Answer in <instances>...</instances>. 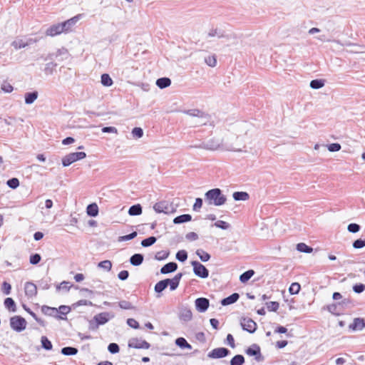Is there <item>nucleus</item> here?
I'll return each mask as SVG.
<instances>
[{"instance_id": "nucleus-26", "label": "nucleus", "mask_w": 365, "mask_h": 365, "mask_svg": "<svg viewBox=\"0 0 365 365\" xmlns=\"http://www.w3.org/2000/svg\"><path fill=\"white\" fill-rule=\"evenodd\" d=\"M171 80L167 77L160 78L156 81V85L158 88L163 89L170 86Z\"/></svg>"}, {"instance_id": "nucleus-40", "label": "nucleus", "mask_w": 365, "mask_h": 365, "mask_svg": "<svg viewBox=\"0 0 365 365\" xmlns=\"http://www.w3.org/2000/svg\"><path fill=\"white\" fill-rule=\"evenodd\" d=\"M101 81L104 86L107 87L110 86L113 84V80L108 73H103L101 75Z\"/></svg>"}, {"instance_id": "nucleus-2", "label": "nucleus", "mask_w": 365, "mask_h": 365, "mask_svg": "<svg viewBox=\"0 0 365 365\" xmlns=\"http://www.w3.org/2000/svg\"><path fill=\"white\" fill-rule=\"evenodd\" d=\"M26 319L21 316H14L10 318V327L17 332L24 331L26 327Z\"/></svg>"}, {"instance_id": "nucleus-31", "label": "nucleus", "mask_w": 365, "mask_h": 365, "mask_svg": "<svg viewBox=\"0 0 365 365\" xmlns=\"http://www.w3.org/2000/svg\"><path fill=\"white\" fill-rule=\"evenodd\" d=\"M175 344L181 349H192V346L183 337L177 338L175 340Z\"/></svg>"}, {"instance_id": "nucleus-10", "label": "nucleus", "mask_w": 365, "mask_h": 365, "mask_svg": "<svg viewBox=\"0 0 365 365\" xmlns=\"http://www.w3.org/2000/svg\"><path fill=\"white\" fill-rule=\"evenodd\" d=\"M221 144L222 140L220 139L212 138L206 142H203L200 147L206 150H215L219 148Z\"/></svg>"}, {"instance_id": "nucleus-52", "label": "nucleus", "mask_w": 365, "mask_h": 365, "mask_svg": "<svg viewBox=\"0 0 365 365\" xmlns=\"http://www.w3.org/2000/svg\"><path fill=\"white\" fill-rule=\"evenodd\" d=\"M6 184L10 188L16 189L19 186V180L16 178H13L8 180Z\"/></svg>"}, {"instance_id": "nucleus-20", "label": "nucleus", "mask_w": 365, "mask_h": 365, "mask_svg": "<svg viewBox=\"0 0 365 365\" xmlns=\"http://www.w3.org/2000/svg\"><path fill=\"white\" fill-rule=\"evenodd\" d=\"M178 269L176 262H170L163 265L160 269V273L163 274L175 272Z\"/></svg>"}, {"instance_id": "nucleus-6", "label": "nucleus", "mask_w": 365, "mask_h": 365, "mask_svg": "<svg viewBox=\"0 0 365 365\" xmlns=\"http://www.w3.org/2000/svg\"><path fill=\"white\" fill-rule=\"evenodd\" d=\"M230 354V351L225 347H219L212 349L207 354L210 359H222Z\"/></svg>"}, {"instance_id": "nucleus-24", "label": "nucleus", "mask_w": 365, "mask_h": 365, "mask_svg": "<svg viewBox=\"0 0 365 365\" xmlns=\"http://www.w3.org/2000/svg\"><path fill=\"white\" fill-rule=\"evenodd\" d=\"M5 307L11 312H16L17 310L16 304L11 297H7L4 302Z\"/></svg>"}, {"instance_id": "nucleus-39", "label": "nucleus", "mask_w": 365, "mask_h": 365, "mask_svg": "<svg viewBox=\"0 0 365 365\" xmlns=\"http://www.w3.org/2000/svg\"><path fill=\"white\" fill-rule=\"evenodd\" d=\"M297 250L300 252L304 253H311L313 250L312 247L303 242H300L297 245Z\"/></svg>"}, {"instance_id": "nucleus-47", "label": "nucleus", "mask_w": 365, "mask_h": 365, "mask_svg": "<svg viewBox=\"0 0 365 365\" xmlns=\"http://www.w3.org/2000/svg\"><path fill=\"white\" fill-rule=\"evenodd\" d=\"M175 257L178 261L183 262L187 259V252L184 250H179L176 253Z\"/></svg>"}, {"instance_id": "nucleus-9", "label": "nucleus", "mask_w": 365, "mask_h": 365, "mask_svg": "<svg viewBox=\"0 0 365 365\" xmlns=\"http://www.w3.org/2000/svg\"><path fill=\"white\" fill-rule=\"evenodd\" d=\"M245 353L251 356H255V360L257 361H261L263 360V357L261 354V349L259 346L256 344H253L252 346L248 347L245 350Z\"/></svg>"}, {"instance_id": "nucleus-53", "label": "nucleus", "mask_w": 365, "mask_h": 365, "mask_svg": "<svg viewBox=\"0 0 365 365\" xmlns=\"http://www.w3.org/2000/svg\"><path fill=\"white\" fill-rule=\"evenodd\" d=\"M266 306L269 312H277L279 304L277 302H269L266 303Z\"/></svg>"}, {"instance_id": "nucleus-55", "label": "nucleus", "mask_w": 365, "mask_h": 365, "mask_svg": "<svg viewBox=\"0 0 365 365\" xmlns=\"http://www.w3.org/2000/svg\"><path fill=\"white\" fill-rule=\"evenodd\" d=\"M209 37H214L217 36L218 38H224L225 36L223 33L220 32L217 29H212L207 34Z\"/></svg>"}, {"instance_id": "nucleus-22", "label": "nucleus", "mask_w": 365, "mask_h": 365, "mask_svg": "<svg viewBox=\"0 0 365 365\" xmlns=\"http://www.w3.org/2000/svg\"><path fill=\"white\" fill-rule=\"evenodd\" d=\"M240 298V294L238 293H233L231 295L222 299L221 300V304L222 306H227L232 304L235 303Z\"/></svg>"}, {"instance_id": "nucleus-44", "label": "nucleus", "mask_w": 365, "mask_h": 365, "mask_svg": "<svg viewBox=\"0 0 365 365\" xmlns=\"http://www.w3.org/2000/svg\"><path fill=\"white\" fill-rule=\"evenodd\" d=\"M157 239L155 237L151 236L145 238L141 241V245L144 247H148L155 243Z\"/></svg>"}, {"instance_id": "nucleus-27", "label": "nucleus", "mask_w": 365, "mask_h": 365, "mask_svg": "<svg viewBox=\"0 0 365 365\" xmlns=\"http://www.w3.org/2000/svg\"><path fill=\"white\" fill-rule=\"evenodd\" d=\"M86 212L88 216L96 217L98 214V207L96 203H91L86 207Z\"/></svg>"}, {"instance_id": "nucleus-13", "label": "nucleus", "mask_w": 365, "mask_h": 365, "mask_svg": "<svg viewBox=\"0 0 365 365\" xmlns=\"http://www.w3.org/2000/svg\"><path fill=\"white\" fill-rule=\"evenodd\" d=\"M195 308L199 312H205L210 306V301L205 297H199L195 301Z\"/></svg>"}, {"instance_id": "nucleus-8", "label": "nucleus", "mask_w": 365, "mask_h": 365, "mask_svg": "<svg viewBox=\"0 0 365 365\" xmlns=\"http://www.w3.org/2000/svg\"><path fill=\"white\" fill-rule=\"evenodd\" d=\"M128 346L134 349H148L150 347V344L141 339L132 338L128 341Z\"/></svg>"}, {"instance_id": "nucleus-45", "label": "nucleus", "mask_w": 365, "mask_h": 365, "mask_svg": "<svg viewBox=\"0 0 365 365\" xmlns=\"http://www.w3.org/2000/svg\"><path fill=\"white\" fill-rule=\"evenodd\" d=\"M38 287L41 289H48L51 287V279L46 278V279H41L38 281Z\"/></svg>"}, {"instance_id": "nucleus-4", "label": "nucleus", "mask_w": 365, "mask_h": 365, "mask_svg": "<svg viewBox=\"0 0 365 365\" xmlns=\"http://www.w3.org/2000/svg\"><path fill=\"white\" fill-rule=\"evenodd\" d=\"M153 209L158 213L165 214L173 213L175 211L173 205L167 200H162L156 202L153 205Z\"/></svg>"}, {"instance_id": "nucleus-17", "label": "nucleus", "mask_w": 365, "mask_h": 365, "mask_svg": "<svg viewBox=\"0 0 365 365\" xmlns=\"http://www.w3.org/2000/svg\"><path fill=\"white\" fill-rule=\"evenodd\" d=\"M65 32L61 26V23L51 26L46 31L47 36H54Z\"/></svg>"}, {"instance_id": "nucleus-51", "label": "nucleus", "mask_w": 365, "mask_h": 365, "mask_svg": "<svg viewBox=\"0 0 365 365\" xmlns=\"http://www.w3.org/2000/svg\"><path fill=\"white\" fill-rule=\"evenodd\" d=\"M138 233L136 231H134L128 235L120 236L118 237V242H124V241H128L130 240L134 239L137 236Z\"/></svg>"}, {"instance_id": "nucleus-63", "label": "nucleus", "mask_w": 365, "mask_h": 365, "mask_svg": "<svg viewBox=\"0 0 365 365\" xmlns=\"http://www.w3.org/2000/svg\"><path fill=\"white\" fill-rule=\"evenodd\" d=\"M365 290V285L361 283L356 284L353 286V291L356 294L362 293Z\"/></svg>"}, {"instance_id": "nucleus-21", "label": "nucleus", "mask_w": 365, "mask_h": 365, "mask_svg": "<svg viewBox=\"0 0 365 365\" xmlns=\"http://www.w3.org/2000/svg\"><path fill=\"white\" fill-rule=\"evenodd\" d=\"M80 16H76L66 21L61 23V26L65 32L71 30V27L74 26L76 22L79 20Z\"/></svg>"}, {"instance_id": "nucleus-42", "label": "nucleus", "mask_w": 365, "mask_h": 365, "mask_svg": "<svg viewBox=\"0 0 365 365\" xmlns=\"http://www.w3.org/2000/svg\"><path fill=\"white\" fill-rule=\"evenodd\" d=\"M68 54V50L65 48H61L57 50L55 53H50L46 59H53V57L57 58L59 56H65Z\"/></svg>"}, {"instance_id": "nucleus-15", "label": "nucleus", "mask_w": 365, "mask_h": 365, "mask_svg": "<svg viewBox=\"0 0 365 365\" xmlns=\"http://www.w3.org/2000/svg\"><path fill=\"white\" fill-rule=\"evenodd\" d=\"M349 328L352 331H361L365 328V320L363 318H354Z\"/></svg>"}, {"instance_id": "nucleus-58", "label": "nucleus", "mask_w": 365, "mask_h": 365, "mask_svg": "<svg viewBox=\"0 0 365 365\" xmlns=\"http://www.w3.org/2000/svg\"><path fill=\"white\" fill-rule=\"evenodd\" d=\"M108 350L111 354H117L120 351V347L116 343H110L108 346Z\"/></svg>"}, {"instance_id": "nucleus-62", "label": "nucleus", "mask_w": 365, "mask_h": 365, "mask_svg": "<svg viewBox=\"0 0 365 365\" xmlns=\"http://www.w3.org/2000/svg\"><path fill=\"white\" fill-rule=\"evenodd\" d=\"M168 255H169L168 252L160 251L156 253L155 258L157 260L160 261V260H163V259H165L166 258H168Z\"/></svg>"}, {"instance_id": "nucleus-28", "label": "nucleus", "mask_w": 365, "mask_h": 365, "mask_svg": "<svg viewBox=\"0 0 365 365\" xmlns=\"http://www.w3.org/2000/svg\"><path fill=\"white\" fill-rule=\"evenodd\" d=\"M38 93L37 91L29 92L25 93V103L26 104L33 103L38 98Z\"/></svg>"}, {"instance_id": "nucleus-54", "label": "nucleus", "mask_w": 365, "mask_h": 365, "mask_svg": "<svg viewBox=\"0 0 365 365\" xmlns=\"http://www.w3.org/2000/svg\"><path fill=\"white\" fill-rule=\"evenodd\" d=\"M118 306L123 309H133L134 307L132 304L126 300H122L118 302Z\"/></svg>"}, {"instance_id": "nucleus-48", "label": "nucleus", "mask_w": 365, "mask_h": 365, "mask_svg": "<svg viewBox=\"0 0 365 365\" xmlns=\"http://www.w3.org/2000/svg\"><path fill=\"white\" fill-rule=\"evenodd\" d=\"M206 64L210 67H215L217 64V58L215 55L208 56L205 58Z\"/></svg>"}, {"instance_id": "nucleus-32", "label": "nucleus", "mask_w": 365, "mask_h": 365, "mask_svg": "<svg viewBox=\"0 0 365 365\" xmlns=\"http://www.w3.org/2000/svg\"><path fill=\"white\" fill-rule=\"evenodd\" d=\"M168 282L165 279H163L159 281L155 284L154 290L157 293H161L163 290H165L168 287Z\"/></svg>"}, {"instance_id": "nucleus-60", "label": "nucleus", "mask_w": 365, "mask_h": 365, "mask_svg": "<svg viewBox=\"0 0 365 365\" xmlns=\"http://www.w3.org/2000/svg\"><path fill=\"white\" fill-rule=\"evenodd\" d=\"M132 135L134 138H140L143 135V130L141 128L135 127L132 130Z\"/></svg>"}, {"instance_id": "nucleus-36", "label": "nucleus", "mask_w": 365, "mask_h": 365, "mask_svg": "<svg viewBox=\"0 0 365 365\" xmlns=\"http://www.w3.org/2000/svg\"><path fill=\"white\" fill-rule=\"evenodd\" d=\"M327 309L330 313L335 315H339L341 312L338 302L328 305Z\"/></svg>"}, {"instance_id": "nucleus-34", "label": "nucleus", "mask_w": 365, "mask_h": 365, "mask_svg": "<svg viewBox=\"0 0 365 365\" xmlns=\"http://www.w3.org/2000/svg\"><path fill=\"white\" fill-rule=\"evenodd\" d=\"M196 255L199 257L200 260L203 262H206L210 260L211 256L209 253L202 249H198L196 251Z\"/></svg>"}, {"instance_id": "nucleus-23", "label": "nucleus", "mask_w": 365, "mask_h": 365, "mask_svg": "<svg viewBox=\"0 0 365 365\" xmlns=\"http://www.w3.org/2000/svg\"><path fill=\"white\" fill-rule=\"evenodd\" d=\"M144 260V256L142 254L136 253L132 255L130 258V263L133 266L140 265Z\"/></svg>"}, {"instance_id": "nucleus-14", "label": "nucleus", "mask_w": 365, "mask_h": 365, "mask_svg": "<svg viewBox=\"0 0 365 365\" xmlns=\"http://www.w3.org/2000/svg\"><path fill=\"white\" fill-rule=\"evenodd\" d=\"M24 292L28 298H33L37 294V287L34 283L27 282L24 285Z\"/></svg>"}, {"instance_id": "nucleus-61", "label": "nucleus", "mask_w": 365, "mask_h": 365, "mask_svg": "<svg viewBox=\"0 0 365 365\" xmlns=\"http://www.w3.org/2000/svg\"><path fill=\"white\" fill-rule=\"evenodd\" d=\"M353 247L355 249H361L365 247V239H357L356 240L353 244Z\"/></svg>"}, {"instance_id": "nucleus-64", "label": "nucleus", "mask_w": 365, "mask_h": 365, "mask_svg": "<svg viewBox=\"0 0 365 365\" xmlns=\"http://www.w3.org/2000/svg\"><path fill=\"white\" fill-rule=\"evenodd\" d=\"M327 148L330 152H336V151L340 150L341 146L338 143H331V144L328 145Z\"/></svg>"}, {"instance_id": "nucleus-16", "label": "nucleus", "mask_w": 365, "mask_h": 365, "mask_svg": "<svg viewBox=\"0 0 365 365\" xmlns=\"http://www.w3.org/2000/svg\"><path fill=\"white\" fill-rule=\"evenodd\" d=\"M179 318L181 321L187 322L192 319V312L190 308L182 307L180 310Z\"/></svg>"}, {"instance_id": "nucleus-7", "label": "nucleus", "mask_w": 365, "mask_h": 365, "mask_svg": "<svg viewBox=\"0 0 365 365\" xmlns=\"http://www.w3.org/2000/svg\"><path fill=\"white\" fill-rule=\"evenodd\" d=\"M240 325L243 330L250 334L255 332L257 328V325L255 321H253L252 319L246 317H242L241 319Z\"/></svg>"}, {"instance_id": "nucleus-43", "label": "nucleus", "mask_w": 365, "mask_h": 365, "mask_svg": "<svg viewBox=\"0 0 365 365\" xmlns=\"http://www.w3.org/2000/svg\"><path fill=\"white\" fill-rule=\"evenodd\" d=\"M56 66L57 63L53 62H49L46 63L44 68L45 73L47 75H51L56 70Z\"/></svg>"}, {"instance_id": "nucleus-1", "label": "nucleus", "mask_w": 365, "mask_h": 365, "mask_svg": "<svg viewBox=\"0 0 365 365\" xmlns=\"http://www.w3.org/2000/svg\"><path fill=\"white\" fill-rule=\"evenodd\" d=\"M227 197L220 188H213L205 194V202L208 205L221 206L226 202Z\"/></svg>"}, {"instance_id": "nucleus-5", "label": "nucleus", "mask_w": 365, "mask_h": 365, "mask_svg": "<svg viewBox=\"0 0 365 365\" xmlns=\"http://www.w3.org/2000/svg\"><path fill=\"white\" fill-rule=\"evenodd\" d=\"M191 265L193 267L194 274L202 279H205L209 276V270L198 261H192Z\"/></svg>"}, {"instance_id": "nucleus-30", "label": "nucleus", "mask_w": 365, "mask_h": 365, "mask_svg": "<svg viewBox=\"0 0 365 365\" xmlns=\"http://www.w3.org/2000/svg\"><path fill=\"white\" fill-rule=\"evenodd\" d=\"M232 197L235 200L240 201V200H247L249 199L250 195L247 192H242V191H237L235 192L232 195Z\"/></svg>"}, {"instance_id": "nucleus-37", "label": "nucleus", "mask_w": 365, "mask_h": 365, "mask_svg": "<svg viewBox=\"0 0 365 365\" xmlns=\"http://www.w3.org/2000/svg\"><path fill=\"white\" fill-rule=\"evenodd\" d=\"M41 343L42 348L45 350L50 351L53 348L51 341L46 336H41Z\"/></svg>"}, {"instance_id": "nucleus-12", "label": "nucleus", "mask_w": 365, "mask_h": 365, "mask_svg": "<svg viewBox=\"0 0 365 365\" xmlns=\"http://www.w3.org/2000/svg\"><path fill=\"white\" fill-rule=\"evenodd\" d=\"M185 113L193 117H198L201 119H205L204 121H201L200 123L205 125L208 121V115L199 109H190L184 111Z\"/></svg>"}, {"instance_id": "nucleus-38", "label": "nucleus", "mask_w": 365, "mask_h": 365, "mask_svg": "<svg viewBox=\"0 0 365 365\" xmlns=\"http://www.w3.org/2000/svg\"><path fill=\"white\" fill-rule=\"evenodd\" d=\"M230 365H242L245 363V357L241 354L234 356L230 360Z\"/></svg>"}, {"instance_id": "nucleus-29", "label": "nucleus", "mask_w": 365, "mask_h": 365, "mask_svg": "<svg viewBox=\"0 0 365 365\" xmlns=\"http://www.w3.org/2000/svg\"><path fill=\"white\" fill-rule=\"evenodd\" d=\"M142 206L140 204H136L130 207L128 214L131 216H138L142 213Z\"/></svg>"}, {"instance_id": "nucleus-57", "label": "nucleus", "mask_w": 365, "mask_h": 365, "mask_svg": "<svg viewBox=\"0 0 365 365\" xmlns=\"http://www.w3.org/2000/svg\"><path fill=\"white\" fill-rule=\"evenodd\" d=\"M41 259V257L39 254L36 253L30 256L29 262L31 264H37Z\"/></svg>"}, {"instance_id": "nucleus-49", "label": "nucleus", "mask_w": 365, "mask_h": 365, "mask_svg": "<svg viewBox=\"0 0 365 365\" xmlns=\"http://www.w3.org/2000/svg\"><path fill=\"white\" fill-rule=\"evenodd\" d=\"M12 46H14L16 49H20L22 48H25L29 45L28 43L24 42L22 39H17L12 42Z\"/></svg>"}, {"instance_id": "nucleus-56", "label": "nucleus", "mask_w": 365, "mask_h": 365, "mask_svg": "<svg viewBox=\"0 0 365 365\" xmlns=\"http://www.w3.org/2000/svg\"><path fill=\"white\" fill-rule=\"evenodd\" d=\"M360 229L361 226L356 223H350L347 227L348 231L351 233H356Z\"/></svg>"}, {"instance_id": "nucleus-46", "label": "nucleus", "mask_w": 365, "mask_h": 365, "mask_svg": "<svg viewBox=\"0 0 365 365\" xmlns=\"http://www.w3.org/2000/svg\"><path fill=\"white\" fill-rule=\"evenodd\" d=\"M98 266L107 272H109L111 270L112 268V263L110 260H103L98 263Z\"/></svg>"}, {"instance_id": "nucleus-25", "label": "nucleus", "mask_w": 365, "mask_h": 365, "mask_svg": "<svg viewBox=\"0 0 365 365\" xmlns=\"http://www.w3.org/2000/svg\"><path fill=\"white\" fill-rule=\"evenodd\" d=\"M192 220V216L189 214H183L179 216H177L173 220L174 224H182L184 222H190Z\"/></svg>"}, {"instance_id": "nucleus-19", "label": "nucleus", "mask_w": 365, "mask_h": 365, "mask_svg": "<svg viewBox=\"0 0 365 365\" xmlns=\"http://www.w3.org/2000/svg\"><path fill=\"white\" fill-rule=\"evenodd\" d=\"M110 319L108 312H102L94 316L93 320L100 326L107 323Z\"/></svg>"}, {"instance_id": "nucleus-11", "label": "nucleus", "mask_w": 365, "mask_h": 365, "mask_svg": "<svg viewBox=\"0 0 365 365\" xmlns=\"http://www.w3.org/2000/svg\"><path fill=\"white\" fill-rule=\"evenodd\" d=\"M41 312L47 316L55 317L58 319H66V317H63L61 315H58V309L55 307H51L47 305H43L41 308Z\"/></svg>"}, {"instance_id": "nucleus-18", "label": "nucleus", "mask_w": 365, "mask_h": 365, "mask_svg": "<svg viewBox=\"0 0 365 365\" xmlns=\"http://www.w3.org/2000/svg\"><path fill=\"white\" fill-rule=\"evenodd\" d=\"M182 277V273H178L173 279H166L168 286H170V289L171 291H174L178 287Z\"/></svg>"}, {"instance_id": "nucleus-41", "label": "nucleus", "mask_w": 365, "mask_h": 365, "mask_svg": "<svg viewBox=\"0 0 365 365\" xmlns=\"http://www.w3.org/2000/svg\"><path fill=\"white\" fill-rule=\"evenodd\" d=\"M324 86V80L314 79L311 81L310 87L313 89H319Z\"/></svg>"}, {"instance_id": "nucleus-35", "label": "nucleus", "mask_w": 365, "mask_h": 365, "mask_svg": "<svg viewBox=\"0 0 365 365\" xmlns=\"http://www.w3.org/2000/svg\"><path fill=\"white\" fill-rule=\"evenodd\" d=\"M61 352L65 356H73L78 353V349L72 346H65L61 349Z\"/></svg>"}, {"instance_id": "nucleus-33", "label": "nucleus", "mask_w": 365, "mask_h": 365, "mask_svg": "<svg viewBox=\"0 0 365 365\" xmlns=\"http://www.w3.org/2000/svg\"><path fill=\"white\" fill-rule=\"evenodd\" d=\"M255 274V271L253 269H249L245 272H243L240 276V281L242 282V283H246L247 282H248L250 278Z\"/></svg>"}, {"instance_id": "nucleus-3", "label": "nucleus", "mask_w": 365, "mask_h": 365, "mask_svg": "<svg viewBox=\"0 0 365 365\" xmlns=\"http://www.w3.org/2000/svg\"><path fill=\"white\" fill-rule=\"evenodd\" d=\"M86 157L85 152L71 153L62 158V165L63 167L69 166L73 163L82 160Z\"/></svg>"}, {"instance_id": "nucleus-50", "label": "nucleus", "mask_w": 365, "mask_h": 365, "mask_svg": "<svg viewBox=\"0 0 365 365\" xmlns=\"http://www.w3.org/2000/svg\"><path fill=\"white\" fill-rule=\"evenodd\" d=\"M300 289L301 287L299 283L293 282L289 288V292L291 294H297L299 292Z\"/></svg>"}, {"instance_id": "nucleus-59", "label": "nucleus", "mask_w": 365, "mask_h": 365, "mask_svg": "<svg viewBox=\"0 0 365 365\" xmlns=\"http://www.w3.org/2000/svg\"><path fill=\"white\" fill-rule=\"evenodd\" d=\"M213 225L222 230H227L230 227V224L222 220L215 222Z\"/></svg>"}]
</instances>
